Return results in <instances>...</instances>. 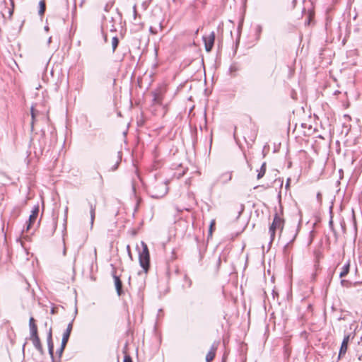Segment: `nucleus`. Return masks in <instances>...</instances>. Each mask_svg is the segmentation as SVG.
<instances>
[{
	"instance_id": "17",
	"label": "nucleus",
	"mask_w": 362,
	"mask_h": 362,
	"mask_svg": "<svg viewBox=\"0 0 362 362\" xmlns=\"http://www.w3.org/2000/svg\"><path fill=\"white\" fill-rule=\"evenodd\" d=\"M216 226V221L214 219L211 220L210 222L209 230H208V237L207 239L209 240V238L212 236L213 232L215 230Z\"/></svg>"
},
{
	"instance_id": "48",
	"label": "nucleus",
	"mask_w": 362,
	"mask_h": 362,
	"mask_svg": "<svg viewBox=\"0 0 362 362\" xmlns=\"http://www.w3.org/2000/svg\"><path fill=\"white\" fill-rule=\"evenodd\" d=\"M52 37H50L48 40V42L49 43L51 42Z\"/></svg>"
},
{
	"instance_id": "46",
	"label": "nucleus",
	"mask_w": 362,
	"mask_h": 362,
	"mask_svg": "<svg viewBox=\"0 0 362 362\" xmlns=\"http://www.w3.org/2000/svg\"><path fill=\"white\" fill-rule=\"evenodd\" d=\"M150 31H151V33H155L153 31V28H152L151 27L150 28Z\"/></svg>"
},
{
	"instance_id": "28",
	"label": "nucleus",
	"mask_w": 362,
	"mask_h": 362,
	"mask_svg": "<svg viewBox=\"0 0 362 362\" xmlns=\"http://www.w3.org/2000/svg\"><path fill=\"white\" fill-rule=\"evenodd\" d=\"M244 209H245L244 204H240V211L238 212V216H240V214L243 212Z\"/></svg>"
},
{
	"instance_id": "50",
	"label": "nucleus",
	"mask_w": 362,
	"mask_h": 362,
	"mask_svg": "<svg viewBox=\"0 0 362 362\" xmlns=\"http://www.w3.org/2000/svg\"><path fill=\"white\" fill-rule=\"evenodd\" d=\"M9 13H10V15H11L13 13V11H10Z\"/></svg>"
},
{
	"instance_id": "38",
	"label": "nucleus",
	"mask_w": 362,
	"mask_h": 362,
	"mask_svg": "<svg viewBox=\"0 0 362 362\" xmlns=\"http://www.w3.org/2000/svg\"><path fill=\"white\" fill-rule=\"evenodd\" d=\"M117 166H118V163H117L114 165V167H113L112 170H116V169L117 168Z\"/></svg>"
},
{
	"instance_id": "8",
	"label": "nucleus",
	"mask_w": 362,
	"mask_h": 362,
	"mask_svg": "<svg viewBox=\"0 0 362 362\" xmlns=\"http://www.w3.org/2000/svg\"><path fill=\"white\" fill-rule=\"evenodd\" d=\"M74 319H73L67 325L66 329L63 334L62 342L64 344H67L69 339L70 337L71 332L73 329V322Z\"/></svg>"
},
{
	"instance_id": "10",
	"label": "nucleus",
	"mask_w": 362,
	"mask_h": 362,
	"mask_svg": "<svg viewBox=\"0 0 362 362\" xmlns=\"http://www.w3.org/2000/svg\"><path fill=\"white\" fill-rule=\"evenodd\" d=\"M218 348V343L214 342L212 346H211V349L207 353L206 356V362H211L214 360L215 356H216V351Z\"/></svg>"
},
{
	"instance_id": "34",
	"label": "nucleus",
	"mask_w": 362,
	"mask_h": 362,
	"mask_svg": "<svg viewBox=\"0 0 362 362\" xmlns=\"http://www.w3.org/2000/svg\"><path fill=\"white\" fill-rule=\"evenodd\" d=\"M51 314L54 315L57 313V310H56V308H52L51 309V311H50Z\"/></svg>"
},
{
	"instance_id": "11",
	"label": "nucleus",
	"mask_w": 362,
	"mask_h": 362,
	"mask_svg": "<svg viewBox=\"0 0 362 362\" xmlns=\"http://www.w3.org/2000/svg\"><path fill=\"white\" fill-rule=\"evenodd\" d=\"M30 339L32 341L34 347L41 354H44V350L40 339L39 336L30 337Z\"/></svg>"
},
{
	"instance_id": "23",
	"label": "nucleus",
	"mask_w": 362,
	"mask_h": 362,
	"mask_svg": "<svg viewBox=\"0 0 362 362\" xmlns=\"http://www.w3.org/2000/svg\"><path fill=\"white\" fill-rule=\"evenodd\" d=\"M66 346V344L62 342L60 348L57 351V354H58L59 358H61Z\"/></svg>"
},
{
	"instance_id": "45",
	"label": "nucleus",
	"mask_w": 362,
	"mask_h": 362,
	"mask_svg": "<svg viewBox=\"0 0 362 362\" xmlns=\"http://www.w3.org/2000/svg\"><path fill=\"white\" fill-rule=\"evenodd\" d=\"M310 18L309 17L308 19V22L307 23L309 24L310 23Z\"/></svg>"
},
{
	"instance_id": "4",
	"label": "nucleus",
	"mask_w": 362,
	"mask_h": 362,
	"mask_svg": "<svg viewBox=\"0 0 362 362\" xmlns=\"http://www.w3.org/2000/svg\"><path fill=\"white\" fill-rule=\"evenodd\" d=\"M203 40L204 42L205 49L209 52L213 49L214 41H215V33L212 31L208 37L203 36Z\"/></svg>"
},
{
	"instance_id": "31",
	"label": "nucleus",
	"mask_w": 362,
	"mask_h": 362,
	"mask_svg": "<svg viewBox=\"0 0 362 362\" xmlns=\"http://www.w3.org/2000/svg\"><path fill=\"white\" fill-rule=\"evenodd\" d=\"M31 115H32V118L33 119L35 117V112L33 107L31 108Z\"/></svg>"
},
{
	"instance_id": "37",
	"label": "nucleus",
	"mask_w": 362,
	"mask_h": 362,
	"mask_svg": "<svg viewBox=\"0 0 362 362\" xmlns=\"http://www.w3.org/2000/svg\"><path fill=\"white\" fill-rule=\"evenodd\" d=\"M105 11H107V12L109 11V6H108V4H107V5L105 6Z\"/></svg>"
},
{
	"instance_id": "33",
	"label": "nucleus",
	"mask_w": 362,
	"mask_h": 362,
	"mask_svg": "<svg viewBox=\"0 0 362 362\" xmlns=\"http://www.w3.org/2000/svg\"><path fill=\"white\" fill-rule=\"evenodd\" d=\"M141 244L142 245V249H148V247L146 245V244L145 243H144L143 241H141Z\"/></svg>"
},
{
	"instance_id": "41",
	"label": "nucleus",
	"mask_w": 362,
	"mask_h": 362,
	"mask_svg": "<svg viewBox=\"0 0 362 362\" xmlns=\"http://www.w3.org/2000/svg\"><path fill=\"white\" fill-rule=\"evenodd\" d=\"M126 249L129 250L130 249V245H127Z\"/></svg>"
},
{
	"instance_id": "16",
	"label": "nucleus",
	"mask_w": 362,
	"mask_h": 362,
	"mask_svg": "<svg viewBox=\"0 0 362 362\" xmlns=\"http://www.w3.org/2000/svg\"><path fill=\"white\" fill-rule=\"evenodd\" d=\"M350 269V262L348 261L344 264V265L342 267V270L339 274V277L342 278L348 274L349 272Z\"/></svg>"
},
{
	"instance_id": "35",
	"label": "nucleus",
	"mask_w": 362,
	"mask_h": 362,
	"mask_svg": "<svg viewBox=\"0 0 362 362\" xmlns=\"http://www.w3.org/2000/svg\"><path fill=\"white\" fill-rule=\"evenodd\" d=\"M67 213H68V207L66 206L65 208V211H64V214H65V221L66 220V218H67Z\"/></svg>"
},
{
	"instance_id": "25",
	"label": "nucleus",
	"mask_w": 362,
	"mask_h": 362,
	"mask_svg": "<svg viewBox=\"0 0 362 362\" xmlns=\"http://www.w3.org/2000/svg\"><path fill=\"white\" fill-rule=\"evenodd\" d=\"M341 284L343 286H345V287H349L350 285H351L352 284L351 282H349V281H346V280H341Z\"/></svg>"
},
{
	"instance_id": "49",
	"label": "nucleus",
	"mask_w": 362,
	"mask_h": 362,
	"mask_svg": "<svg viewBox=\"0 0 362 362\" xmlns=\"http://www.w3.org/2000/svg\"><path fill=\"white\" fill-rule=\"evenodd\" d=\"M25 344H26L25 343L23 344V350H24V349H25Z\"/></svg>"
},
{
	"instance_id": "42",
	"label": "nucleus",
	"mask_w": 362,
	"mask_h": 362,
	"mask_svg": "<svg viewBox=\"0 0 362 362\" xmlns=\"http://www.w3.org/2000/svg\"><path fill=\"white\" fill-rule=\"evenodd\" d=\"M66 250H63V255L65 256L66 255Z\"/></svg>"
},
{
	"instance_id": "3",
	"label": "nucleus",
	"mask_w": 362,
	"mask_h": 362,
	"mask_svg": "<svg viewBox=\"0 0 362 362\" xmlns=\"http://www.w3.org/2000/svg\"><path fill=\"white\" fill-rule=\"evenodd\" d=\"M139 260L141 267L145 273H147L150 268L149 250H139Z\"/></svg>"
},
{
	"instance_id": "29",
	"label": "nucleus",
	"mask_w": 362,
	"mask_h": 362,
	"mask_svg": "<svg viewBox=\"0 0 362 362\" xmlns=\"http://www.w3.org/2000/svg\"><path fill=\"white\" fill-rule=\"evenodd\" d=\"M57 226V221L56 220H54L53 223H52L53 231H54L56 230Z\"/></svg>"
},
{
	"instance_id": "36",
	"label": "nucleus",
	"mask_w": 362,
	"mask_h": 362,
	"mask_svg": "<svg viewBox=\"0 0 362 362\" xmlns=\"http://www.w3.org/2000/svg\"><path fill=\"white\" fill-rule=\"evenodd\" d=\"M315 258L317 259L319 258V256H320V251L319 250L317 252H315Z\"/></svg>"
},
{
	"instance_id": "27",
	"label": "nucleus",
	"mask_w": 362,
	"mask_h": 362,
	"mask_svg": "<svg viewBox=\"0 0 362 362\" xmlns=\"http://www.w3.org/2000/svg\"><path fill=\"white\" fill-rule=\"evenodd\" d=\"M317 200L319 203L322 202V194L320 192H318L316 196Z\"/></svg>"
},
{
	"instance_id": "22",
	"label": "nucleus",
	"mask_w": 362,
	"mask_h": 362,
	"mask_svg": "<svg viewBox=\"0 0 362 362\" xmlns=\"http://www.w3.org/2000/svg\"><path fill=\"white\" fill-rule=\"evenodd\" d=\"M262 31V27L260 25H257L255 27V34H256L257 40L259 39Z\"/></svg>"
},
{
	"instance_id": "20",
	"label": "nucleus",
	"mask_w": 362,
	"mask_h": 362,
	"mask_svg": "<svg viewBox=\"0 0 362 362\" xmlns=\"http://www.w3.org/2000/svg\"><path fill=\"white\" fill-rule=\"evenodd\" d=\"M313 236H314V232L313 230L310 231L306 238V246L307 247H308L310 245V243H312Z\"/></svg>"
},
{
	"instance_id": "12",
	"label": "nucleus",
	"mask_w": 362,
	"mask_h": 362,
	"mask_svg": "<svg viewBox=\"0 0 362 362\" xmlns=\"http://www.w3.org/2000/svg\"><path fill=\"white\" fill-rule=\"evenodd\" d=\"M114 281H115V286L117 291V293L119 296H121L123 294V290H122V282L120 280L119 277L113 275Z\"/></svg>"
},
{
	"instance_id": "32",
	"label": "nucleus",
	"mask_w": 362,
	"mask_h": 362,
	"mask_svg": "<svg viewBox=\"0 0 362 362\" xmlns=\"http://www.w3.org/2000/svg\"><path fill=\"white\" fill-rule=\"evenodd\" d=\"M204 127L206 128V112H204Z\"/></svg>"
},
{
	"instance_id": "19",
	"label": "nucleus",
	"mask_w": 362,
	"mask_h": 362,
	"mask_svg": "<svg viewBox=\"0 0 362 362\" xmlns=\"http://www.w3.org/2000/svg\"><path fill=\"white\" fill-rule=\"evenodd\" d=\"M265 172H266V163H263L259 170H258V173H257V179H260L262 177H263V176L265 174Z\"/></svg>"
},
{
	"instance_id": "52",
	"label": "nucleus",
	"mask_w": 362,
	"mask_h": 362,
	"mask_svg": "<svg viewBox=\"0 0 362 362\" xmlns=\"http://www.w3.org/2000/svg\"><path fill=\"white\" fill-rule=\"evenodd\" d=\"M77 314V309L75 310V315Z\"/></svg>"
},
{
	"instance_id": "9",
	"label": "nucleus",
	"mask_w": 362,
	"mask_h": 362,
	"mask_svg": "<svg viewBox=\"0 0 362 362\" xmlns=\"http://www.w3.org/2000/svg\"><path fill=\"white\" fill-rule=\"evenodd\" d=\"M30 337L38 336L37 326L35 319L31 317L29 320Z\"/></svg>"
},
{
	"instance_id": "43",
	"label": "nucleus",
	"mask_w": 362,
	"mask_h": 362,
	"mask_svg": "<svg viewBox=\"0 0 362 362\" xmlns=\"http://www.w3.org/2000/svg\"><path fill=\"white\" fill-rule=\"evenodd\" d=\"M24 252L26 254V255H28V250H24Z\"/></svg>"
},
{
	"instance_id": "7",
	"label": "nucleus",
	"mask_w": 362,
	"mask_h": 362,
	"mask_svg": "<svg viewBox=\"0 0 362 362\" xmlns=\"http://www.w3.org/2000/svg\"><path fill=\"white\" fill-rule=\"evenodd\" d=\"M350 339V334L345 335L341 344V347L339 352V358L343 356L347 351L348 344Z\"/></svg>"
},
{
	"instance_id": "1",
	"label": "nucleus",
	"mask_w": 362,
	"mask_h": 362,
	"mask_svg": "<svg viewBox=\"0 0 362 362\" xmlns=\"http://www.w3.org/2000/svg\"><path fill=\"white\" fill-rule=\"evenodd\" d=\"M284 221L282 219L277 213L275 214L274 216L273 221L272 224L269 226V233L270 235L271 240L269 242V245H271L272 242L274 239L276 231L279 230L280 232V240L282 242L283 244V249H287L290 244L295 240L296 236L297 235L296 233L293 232L291 235V238L288 241H284V238L281 236V233L282 232V230L284 228ZM271 247V245H269Z\"/></svg>"
},
{
	"instance_id": "18",
	"label": "nucleus",
	"mask_w": 362,
	"mask_h": 362,
	"mask_svg": "<svg viewBox=\"0 0 362 362\" xmlns=\"http://www.w3.org/2000/svg\"><path fill=\"white\" fill-rule=\"evenodd\" d=\"M46 8L45 1V0H41L39 2V11L38 13L40 16H42L45 13Z\"/></svg>"
},
{
	"instance_id": "13",
	"label": "nucleus",
	"mask_w": 362,
	"mask_h": 362,
	"mask_svg": "<svg viewBox=\"0 0 362 362\" xmlns=\"http://www.w3.org/2000/svg\"><path fill=\"white\" fill-rule=\"evenodd\" d=\"M88 205L90 207V228H93L94 220L95 218V204H92L91 202H88Z\"/></svg>"
},
{
	"instance_id": "40",
	"label": "nucleus",
	"mask_w": 362,
	"mask_h": 362,
	"mask_svg": "<svg viewBox=\"0 0 362 362\" xmlns=\"http://www.w3.org/2000/svg\"><path fill=\"white\" fill-rule=\"evenodd\" d=\"M127 252H128V255H129V257H131V250H127Z\"/></svg>"
},
{
	"instance_id": "6",
	"label": "nucleus",
	"mask_w": 362,
	"mask_h": 362,
	"mask_svg": "<svg viewBox=\"0 0 362 362\" xmlns=\"http://www.w3.org/2000/svg\"><path fill=\"white\" fill-rule=\"evenodd\" d=\"M39 213V206L35 205L31 211L29 216L28 221L27 222L26 230H29L32 225L35 222Z\"/></svg>"
},
{
	"instance_id": "21",
	"label": "nucleus",
	"mask_w": 362,
	"mask_h": 362,
	"mask_svg": "<svg viewBox=\"0 0 362 362\" xmlns=\"http://www.w3.org/2000/svg\"><path fill=\"white\" fill-rule=\"evenodd\" d=\"M119 45V39L117 37H114L112 39V52H114L117 47Z\"/></svg>"
},
{
	"instance_id": "30",
	"label": "nucleus",
	"mask_w": 362,
	"mask_h": 362,
	"mask_svg": "<svg viewBox=\"0 0 362 362\" xmlns=\"http://www.w3.org/2000/svg\"><path fill=\"white\" fill-rule=\"evenodd\" d=\"M133 11H134V18H135L136 16V13H137L136 5V4H134V6H133Z\"/></svg>"
},
{
	"instance_id": "2",
	"label": "nucleus",
	"mask_w": 362,
	"mask_h": 362,
	"mask_svg": "<svg viewBox=\"0 0 362 362\" xmlns=\"http://www.w3.org/2000/svg\"><path fill=\"white\" fill-rule=\"evenodd\" d=\"M168 192V183L165 181H155L148 189V193L153 199H161Z\"/></svg>"
},
{
	"instance_id": "44",
	"label": "nucleus",
	"mask_w": 362,
	"mask_h": 362,
	"mask_svg": "<svg viewBox=\"0 0 362 362\" xmlns=\"http://www.w3.org/2000/svg\"><path fill=\"white\" fill-rule=\"evenodd\" d=\"M220 262H221V258H220V257H218V263L220 264Z\"/></svg>"
},
{
	"instance_id": "26",
	"label": "nucleus",
	"mask_w": 362,
	"mask_h": 362,
	"mask_svg": "<svg viewBox=\"0 0 362 362\" xmlns=\"http://www.w3.org/2000/svg\"><path fill=\"white\" fill-rule=\"evenodd\" d=\"M123 362H132V358L129 355H125Z\"/></svg>"
},
{
	"instance_id": "14",
	"label": "nucleus",
	"mask_w": 362,
	"mask_h": 362,
	"mask_svg": "<svg viewBox=\"0 0 362 362\" xmlns=\"http://www.w3.org/2000/svg\"><path fill=\"white\" fill-rule=\"evenodd\" d=\"M232 179V173L230 172H226L221 174L219 177V180L221 181L223 184H226Z\"/></svg>"
},
{
	"instance_id": "15",
	"label": "nucleus",
	"mask_w": 362,
	"mask_h": 362,
	"mask_svg": "<svg viewBox=\"0 0 362 362\" xmlns=\"http://www.w3.org/2000/svg\"><path fill=\"white\" fill-rule=\"evenodd\" d=\"M153 103L155 104L161 105L163 100V95L160 93L153 92Z\"/></svg>"
},
{
	"instance_id": "24",
	"label": "nucleus",
	"mask_w": 362,
	"mask_h": 362,
	"mask_svg": "<svg viewBox=\"0 0 362 362\" xmlns=\"http://www.w3.org/2000/svg\"><path fill=\"white\" fill-rule=\"evenodd\" d=\"M239 70V67L237 66L235 63L231 64L229 67V72L230 74H233L234 72H236Z\"/></svg>"
},
{
	"instance_id": "39",
	"label": "nucleus",
	"mask_w": 362,
	"mask_h": 362,
	"mask_svg": "<svg viewBox=\"0 0 362 362\" xmlns=\"http://www.w3.org/2000/svg\"><path fill=\"white\" fill-rule=\"evenodd\" d=\"M21 246H22L24 249H27L26 246H25L23 243H21Z\"/></svg>"
},
{
	"instance_id": "47",
	"label": "nucleus",
	"mask_w": 362,
	"mask_h": 362,
	"mask_svg": "<svg viewBox=\"0 0 362 362\" xmlns=\"http://www.w3.org/2000/svg\"><path fill=\"white\" fill-rule=\"evenodd\" d=\"M48 29H49V28H48V27H47V26H45V30H48Z\"/></svg>"
},
{
	"instance_id": "5",
	"label": "nucleus",
	"mask_w": 362,
	"mask_h": 362,
	"mask_svg": "<svg viewBox=\"0 0 362 362\" xmlns=\"http://www.w3.org/2000/svg\"><path fill=\"white\" fill-rule=\"evenodd\" d=\"M47 342L48 346L49 354L51 356L52 362H57L56 359L54 357V343L52 341V328H49L47 336Z\"/></svg>"
},
{
	"instance_id": "51",
	"label": "nucleus",
	"mask_w": 362,
	"mask_h": 362,
	"mask_svg": "<svg viewBox=\"0 0 362 362\" xmlns=\"http://www.w3.org/2000/svg\"><path fill=\"white\" fill-rule=\"evenodd\" d=\"M241 28V25H238V30H240Z\"/></svg>"
}]
</instances>
